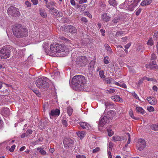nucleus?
Returning <instances> with one entry per match:
<instances>
[{"instance_id":"obj_1","label":"nucleus","mask_w":158,"mask_h":158,"mask_svg":"<svg viewBox=\"0 0 158 158\" xmlns=\"http://www.w3.org/2000/svg\"><path fill=\"white\" fill-rule=\"evenodd\" d=\"M13 31L14 35L18 38L26 37L27 35V29L23 28L19 25H17L14 27Z\"/></svg>"},{"instance_id":"obj_2","label":"nucleus","mask_w":158,"mask_h":158,"mask_svg":"<svg viewBox=\"0 0 158 158\" xmlns=\"http://www.w3.org/2000/svg\"><path fill=\"white\" fill-rule=\"evenodd\" d=\"M65 47L64 44H52L50 45L49 55L53 56V54L59 53L64 52Z\"/></svg>"},{"instance_id":"obj_3","label":"nucleus","mask_w":158,"mask_h":158,"mask_svg":"<svg viewBox=\"0 0 158 158\" xmlns=\"http://www.w3.org/2000/svg\"><path fill=\"white\" fill-rule=\"evenodd\" d=\"M72 83L73 85L79 88L84 86L86 81L84 76L81 75H77L73 77Z\"/></svg>"},{"instance_id":"obj_4","label":"nucleus","mask_w":158,"mask_h":158,"mask_svg":"<svg viewBox=\"0 0 158 158\" xmlns=\"http://www.w3.org/2000/svg\"><path fill=\"white\" fill-rule=\"evenodd\" d=\"M11 47L10 46H5L0 51V58L5 59L9 57L10 55Z\"/></svg>"},{"instance_id":"obj_5","label":"nucleus","mask_w":158,"mask_h":158,"mask_svg":"<svg viewBox=\"0 0 158 158\" xmlns=\"http://www.w3.org/2000/svg\"><path fill=\"white\" fill-rule=\"evenodd\" d=\"M7 12L8 15L11 16H19L20 15L19 9L13 6L8 8Z\"/></svg>"},{"instance_id":"obj_6","label":"nucleus","mask_w":158,"mask_h":158,"mask_svg":"<svg viewBox=\"0 0 158 158\" xmlns=\"http://www.w3.org/2000/svg\"><path fill=\"white\" fill-rule=\"evenodd\" d=\"M60 30L65 32L72 33H75L77 32V30L76 28L74 27L71 25L62 26L60 27Z\"/></svg>"},{"instance_id":"obj_7","label":"nucleus","mask_w":158,"mask_h":158,"mask_svg":"<svg viewBox=\"0 0 158 158\" xmlns=\"http://www.w3.org/2000/svg\"><path fill=\"white\" fill-rule=\"evenodd\" d=\"M140 1L141 0H134L133 2V0H130L129 2H130L131 3H129L128 5V9L131 11L133 10Z\"/></svg>"},{"instance_id":"obj_8","label":"nucleus","mask_w":158,"mask_h":158,"mask_svg":"<svg viewBox=\"0 0 158 158\" xmlns=\"http://www.w3.org/2000/svg\"><path fill=\"white\" fill-rule=\"evenodd\" d=\"M49 80L46 77H42L40 78V86L45 88L48 86Z\"/></svg>"},{"instance_id":"obj_9","label":"nucleus","mask_w":158,"mask_h":158,"mask_svg":"<svg viewBox=\"0 0 158 158\" xmlns=\"http://www.w3.org/2000/svg\"><path fill=\"white\" fill-rule=\"evenodd\" d=\"M146 146L145 141L144 139H139L136 144V147L139 151L143 150Z\"/></svg>"},{"instance_id":"obj_10","label":"nucleus","mask_w":158,"mask_h":158,"mask_svg":"<svg viewBox=\"0 0 158 158\" xmlns=\"http://www.w3.org/2000/svg\"><path fill=\"white\" fill-rule=\"evenodd\" d=\"M109 122V118L107 116H104L102 118L101 117L98 125L101 127H102L104 126L106 123H108Z\"/></svg>"},{"instance_id":"obj_11","label":"nucleus","mask_w":158,"mask_h":158,"mask_svg":"<svg viewBox=\"0 0 158 158\" xmlns=\"http://www.w3.org/2000/svg\"><path fill=\"white\" fill-rule=\"evenodd\" d=\"M101 18L103 21L105 22L109 21L111 19L110 15L107 13H105L102 14Z\"/></svg>"},{"instance_id":"obj_12","label":"nucleus","mask_w":158,"mask_h":158,"mask_svg":"<svg viewBox=\"0 0 158 158\" xmlns=\"http://www.w3.org/2000/svg\"><path fill=\"white\" fill-rule=\"evenodd\" d=\"M154 62H152V63H150L149 64H146L145 65V67L150 69H158V66L155 64Z\"/></svg>"},{"instance_id":"obj_13","label":"nucleus","mask_w":158,"mask_h":158,"mask_svg":"<svg viewBox=\"0 0 158 158\" xmlns=\"http://www.w3.org/2000/svg\"><path fill=\"white\" fill-rule=\"evenodd\" d=\"M60 111L58 109L53 110L51 111L50 116L51 118L54 116H57L59 115Z\"/></svg>"},{"instance_id":"obj_14","label":"nucleus","mask_w":158,"mask_h":158,"mask_svg":"<svg viewBox=\"0 0 158 158\" xmlns=\"http://www.w3.org/2000/svg\"><path fill=\"white\" fill-rule=\"evenodd\" d=\"M56 4L55 2L53 1H51L48 4H46L47 7L48 9L53 10L56 13H57L58 12V10L54 8H51V6H55Z\"/></svg>"},{"instance_id":"obj_15","label":"nucleus","mask_w":158,"mask_h":158,"mask_svg":"<svg viewBox=\"0 0 158 158\" xmlns=\"http://www.w3.org/2000/svg\"><path fill=\"white\" fill-rule=\"evenodd\" d=\"M147 100L150 104L154 105L156 104V99L154 97H149L147 98Z\"/></svg>"},{"instance_id":"obj_16","label":"nucleus","mask_w":158,"mask_h":158,"mask_svg":"<svg viewBox=\"0 0 158 158\" xmlns=\"http://www.w3.org/2000/svg\"><path fill=\"white\" fill-rule=\"evenodd\" d=\"M49 44L47 42H44L42 45V47L44 49L45 52L48 55H49L50 53V48H49Z\"/></svg>"},{"instance_id":"obj_17","label":"nucleus","mask_w":158,"mask_h":158,"mask_svg":"<svg viewBox=\"0 0 158 158\" xmlns=\"http://www.w3.org/2000/svg\"><path fill=\"white\" fill-rule=\"evenodd\" d=\"M81 127L83 129H89L90 126L88 123L84 122H80L79 123Z\"/></svg>"},{"instance_id":"obj_18","label":"nucleus","mask_w":158,"mask_h":158,"mask_svg":"<svg viewBox=\"0 0 158 158\" xmlns=\"http://www.w3.org/2000/svg\"><path fill=\"white\" fill-rule=\"evenodd\" d=\"M2 114L5 116H8L10 114L9 108L7 107L4 108L2 110Z\"/></svg>"},{"instance_id":"obj_19","label":"nucleus","mask_w":158,"mask_h":158,"mask_svg":"<svg viewBox=\"0 0 158 158\" xmlns=\"http://www.w3.org/2000/svg\"><path fill=\"white\" fill-rule=\"evenodd\" d=\"M111 99L115 102H123V99L122 98H120L119 96H114L111 97Z\"/></svg>"},{"instance_id":"obj_20","label":"nucleus","mask_w":158,"mask_h":158,"mask_svg":"<svg viewBox=\"0 0 158 158\" xmlns=\"http://www.w3.org/2000/svg\"><path fill=\"white\" fill-rule=\"evenodd\" d=\"M115 112L113 110L111 111L110 112H108L106 116L109 118L111 119L115 117Z\"/></svg>"},{"instance_id":"obj_21","label":"nucleus","mask_w":158,"mask_h":158,"mask_svg":"<svg viewBox=\"0 0 158 158\" xmlns=\"http://www.w3.org/2000/svg\"><path fill=\"white\" fill-rule=\"evenodd\" d=\"M78 60L80 62L86 63L87 62V59L85 56H80L78 58Z\"/></svg>"},{"instance_id":"obj_22","label":"nucleus","mask_w":158,"mask_h":158,"mask_svg":"<svg viewBox=\"0 0 158 158\" xmlns=\"http://www.w3.org/2000/svg\"><path fill=\"white\" fill-rule=\"evenodd\" d=\"M77 134L78 137L81 139H82L86 135L85 132L82 131L77 132Z\"/></svg>"},{"instance_id":"obj_23","label":"nucleus","mask_w":158,"mask_h":158,"mask_svg":"<svg viewBox=\"0 0 158 158\" xmlns=\"http://www.w3.org/2000/svg\"><path fill=\"white\" fill-rule=\"evenodd\" d=\"M152 2L151 0H144L141 3V5L142 6L149 5Z\"/></svg>"},{"instance_id":"obj_24","label":"nucleus","mask_w":158,"mask_h":158,"mask_svg":"<svg viewBox=\"0 0 158 158\" xmlns=\"http://www.w3.org/2000/svg\"><path fill=\"white\" fill-rule=\"evenodd\" d=\"M72 140L71 139L65 138L64 139L63 143L64 144L69 146L70 145V144L72 143Z\"/></svg>"},{"instance_id":"obj_25","label":"nucleus","mask_w":158,"mask_h":158,"mask_svg":"<svg viewBox=\"0 0 158 158\" xmlns=\"http://www.w3.org/2000/svg\"><path fill=\"white\" fill-rule=\"evenodd\" d=\"M136 110L137 112L142 114H143L145 113L144 110L140 106H137L136 108Z\"/></svg>"},{"instance_id":"obj_26","label":"nucleus","mask_w":158,"mask_h":158,"mask_svg":"<svg viewBox=\"0 0 158 158\" xmlns=\"http://www.w3.org/2000/svg\"><path fill=\"white\" fill-rule=\"evenodd\" d=\"M105 47L108 52V54H112L113 52L112 49L110 46L107 44H105Z\"/></svg>"},{"instance_id":"obj_27","label":"nucleus","mask_w":158,"mask_h":158,"mask_svg":"<svg viewBox=\"0 0 158 158\" xmlns=\"http://www.w3.org/2000/svg\"><path fill=\"white\" fill-rule=\"evenodd\" d=\"M73 110L72 107L70 106H68L67 108V112L69 115L71 116L73 113Z\"/></svg>"},{"instance_id":"obj_28","label":"nucleus","mask_w":158,"mask_h":158,"mask_svg":"<svg viewBox=\"0 0 158 158\" xmlns=\"http://www.w3.org/2000/svg\"><path fill=\"white\" fill-rule=\"evenodd\" d=\"M109 3L110 5L114 7L116 6L117 4L115 0H109Z\"/></svg>"},{"instance_id":"obj_29","label":"nucleus","mask_w":158,"mask_h":158,"mask_svg":"<svg viewBox=\"0 0 158 158\" xmlns=\"http://www.w3.org/2000/svg\"><path fill=\"white\" fill-rule=\"evenodd\" d=\"M121 139V138L118 136L116 135L113 136L112 137V140L114 141H119Z\"/></svg>"},{"instance_id":"obj_30","label":"nucleus","mask_w":158,"mask_h":158,"mask_svg":"<svg viewBox=\"0 0 158 158\" xmlns=\"http://www.w3.org/2000/svg\"><path fill=\"white\" fill-rule=\"evenodd\" d=\"M129 114L130 116L133 119L135 120H138L139 118H135L134 115L133 113L131 110H130L129 112Z\"/></svg>"},{"instance_id":"obj_31","label":"nucleus","mask_w":158,"mask_h":158,"mask_svg":"<svg viewBox=\"0 0 158 158\" xmlns=\"http://www.w3.org/2000/svg\"><path fill=\"white\" fill-rule=\"evenodd\" d=\"M151 129L154 131H158V123L156 124H153L151 126Z\"/></svg>"},{"instance_id":"obj_32","label":"nucleus","mask_w":158,"mask_h":158,"mask_svg":"<svg viewBox=\"0 0 158 158\" xmlns=\"http://www.w3.org/2000/svg\"><path fill=\"white\" fill-rule=\"evenodd\" d=\"M124 34V32L122 31H119L116 32L115 35L117 37L121 35H123Z\"/></svg>"},{"instance_id":"obj_33","label":"nucleus","mask_w":158,"mask_h":158,"mask_svg":"<svg viewBox=\"0 0 158 158\" xmlns=\"http://www.w3.org/2000/svg\"><path fill=\"white\" fill-rule=\"evenodd\" d=\"M147 44L151 46H152L153 44V41L152 38H150L147 42Z\"/></svg>"},{"instance_id":"obj_34","label":"nucleus","mask_w":158,"mask_h":158,"mask_svg":"<svg viewBox=\"0 0 158 158\" xmlns=\"http://www.w3.org/2000/svg\"><path fill=\"white\" fill-rule=\"evenodd\" d=\"M99 75L101 78H104L105 77L104 73L102 70L100 71L99 72Z\"/></svg>"},{"instance_id":"obj_35","label":"nucleus","mask_w":158,"mask_h":158,"mask_svg":"<svg viewBox=\"0 0 158 158\" xmlns=\"http://www.w3.org/2000/svg\"><path fill=\"white\" fill-rule=\"evenodd\" d=\"M120 19L119 17H116L112 20V22L114 23H117Z\"/></svg>"},{"instance_id":"obj_36","label":"nucleus","mask_w":158,"mask_h":158,"mask_svg":"<svg viewBox=\"0 0 158 158\" xmlns=\"http://www.w3.org/2000/svg\"><path fill=\"white\" fill-rule=\"evenodd\" d=\"M144 79L147 80L148 81H153L154 82H156V79H153L152 78H150L148 77H144Z\"/></svg>"},{"instance_id":"obj_37","label":"nucleus","mask_w":158,"mask_h":158,"mask_svg":"<svg viewBox=\"0 0 158 158\" xmlns=\"http://www.w3.org/2000/svg\"><path fill=\"white\" fill-rule=\"evenodd\" d=\"M113 80L112 78H107L106 79L105 82L108 84H110L111 81Z\"/></svg>"},{"instance_id":"obj_38","label":"nucleus","mask_w":158,"mask_h":158,"mask_svg":"<svg viewBox=\"0 0 158 158\" xmlns=\"http://www.w3.org/2000/svg\"><path fill=\"white\" fill-rule=\"evenodd\" d=\"M109 58L108 56H106L104 58L103 61L105 64H108L109 63Z\"/></svg>"},{"instance_id":"obj_39","label":"nucleus","mask_w":158,"mask_h":158,"mask_svg":"<svg viewBox=\"0 0 158 158\" xmlns=\"http://www.w3.org/2000/svg\"><path fill=\"white\" fill-rule=\"evenodd\" d=\"M147 110L149 112H153L154 111V109L152 106L148 107Z\"/></svg>"},{"instance_id":"obj_40","label":"nucleus","mask_w":158,"mask_h":158,"mask_svg":"<svg viewBox=\"0 0 158 158\" xmlns=\"http://www.w3.org/2000/svg\"><path fill=\"white\" fill-rule=\"evenodd\" d=\"M132 95H133V96L136 99H138L139 100H140L139 99V98L137 95L136 94V93L135 92H133L132 93Z\"/></svg>"},{"instance_id":"obj_41","label":"nucleus","mask_w":158,"mask_h":158,"mask_svg":"<svg viewBox=\"0 0 158 158\" xmlns=\"http://www.w3.org/2000/svg\"><path fill=\"white\" fill-rule=\"evenodd\" d=\"M84 14L85 15H87V16H88L90 18H92V16L91 15V14H90L88 12H84Z\"/></svg>"},{"instance_id":"obj_42","label":"nucleus","mask_w":158,"mask_h":158,"mask_svg":"<svg viewBox=\"0 0 158 158\" xmlns=\"http://www.w3.org/2000/svg\"><path fill=\"white\" fill-rule=\"evenodd\" d=\"M157 56L156 55L153 53L151 55V60H154L156 59Z\"/></svg>"},{"instance_id":"obj_43","label":"nucleus","mask_w":158,"mask_h":158,"mask_svg":"<svg viewBox=\"0 0 158 158\" xmlns=\"http://www.w3.org/2000/svg\"><path fill=\"white\" fill-rule=\"evenodd\" d=\"M40 153L43 155H45L46 154V152L42 148H40Z\"/></svg>"},{"instance_id":"obj_44","label":"nucleus","mask_w":158,"mask_h":158,"mask_svg":"<svg viewBox=\"0 0 158 158\" xmlns=\"http://www.w3.org/2000/svg\"><path fill=\"white\" fill-rule=\"evenodd\" d=\"M40 15L43 18H45L47 16V14L46 13L44 12H40Z\"/></svg>"},{"instance_id":"obj_45","label":"nucleus","mask_w":158,"mask_h":158,"mask_svg":"<svg viewBox=\"0 0 158 158\" xmlns=\"http://www.w3.org/2000/svg\"><path fill=\"white\" fill-rule=\"evenodd\" d=\"M25 5L27 6V7H30L31 6V3L28 1H26L25 2Z\"/></svg>"},{"instance_id":"obj_46","label":"nucleus","mask_w":158,"mask_h":158,"mask_svg":"<svg viewBox=\"0 0 158 158\" xmlns=\"http://www.w3.org/2000/svg\"><path fill=\"white\" fill-rule=\"evenodd\" d=\"M107 92L109 93H113L115 92V90L114 89H111L107 90Z\"/></svg>"},{"instance_id":"obj_47","label":"nucleus","mask_w":158,"mask_h":158,"mask_svg":"<svg viewBox=\"0 0 158 158\" xmlns=\"http://www.w3.org/2000/svg\"><path fill=\"white\" fill-rule=\"evenodd\" d=\"M15 145H14L12 146L11 147V148L9 149L10 151L11 152H13L15 149Z\"/></svg>"},{"instance_id":"obj_48","label":"nucleus","mask_w":158,"mask_h":158,"mask_svg":"<svg viewBox=\"0 0 158 158\" xmlns=\"http://www.w3.org/2000/svg\"><path fill=\"white\" fill-rule=\"evenodd\" d=\"M59 38L61 40H64V41H65L66 42H68L69 41L68 39H67L62 36H60L59 37Z\"/></svg>"},{"instance_id":"obj_49","label":"nucleus","mask_w":158,"mask_h":158,"mask_svg":"<svg viewBox=\"0 0 158 158\" xmlns=\"http://www.w3.org/2000/svg\"><path fill=\"white\" fill-rule=\"evenodd\" d=\"M59 38L61 40H64V41H65L66 42H68L69 41L68 39H67L62 36H60L59 37Z\"/></svg>"},{"instance_id":"obj_50","label":"nucleus","mask_w":158,"mask_h":158,"mask_svg":"<svg viewBox=\"0 0 158 158\" xmlns=\"http://www.w3.org/2000/svg\"><path fill=\"white\" fill-rule=\"evenodd\" d=\"M62 122L63 125H64L66 127L67 126V122L65 120H62Z\"/></svg>"},{"instance_id":"obj_51","label":"nucleus","mask_w":158,"mask_h":158,"mask_svg":"<svg viewBox=\"0 0 158 158\" xmlns=\"http://www.w3.org/2000/svg\"><path fill=\"white\" fill-rule=\"evenodd\" d=\"M158 37V32L155 33L154 34L153 38L154 40H156V38Z\"/></svg>"},{"instance_id":"obj_52","label":"nucleus","mask_w":158,"mask_h":158,"mask_svg":"<svg viewBox=\"0 0 158 158\" xmlns=\"http://www.w3.org/2000/svg\"><path fill=\"white\" fill-rule=\"evenodd\" d=\"M141 11V9L139 8L136 12L135 14L136 15L138 16L139 15Z\"/></svg>"},{"instance_id":"obj_53","label":"nucleus","mask_w":158,"mask_h":158,"mask_svg":"<svg viewBox=\"0 0 158 158\" xmlns=\"http://www.w3.org/2000/svg\"><path fill=\"white\" fill-rule=\"evenodd\" d=\"M76 157L77 158H86L85 156L83 155H77Z\"/></svg>"},{"instance_id":"obj_54","label":"nucleus","mask_w":158,"mask_h":158,"mask_svg":"<svg viewBox=\"0 0 158 158\" xmlns=\"http://www.w3.org/2000/svg\"><path fill=\"white\" fill-rule=\"evenodd\" d=\"M144 77L143 78H142L141 79H140L138 82V84H139V85H140V84H142V83H143V81L144 80Z\"/></svg>"},{"instance_id":"obj_55","label":"nucleus","mask_w":158,"mask_h":158,"mask_svg":"<svg viewBox=\"0 0 158 158\" xmlns=\"http://www.w3.org/2000/svg\"><path fill=\"white\" fill-rule=\"evenodd\" d=\"M44 34V33H42V34H40V38H41L42 40H43L44 39H45L46 37V34H44L43 35V34Z\"/></svg>"},{"instance_id":"obj_56","label":"nucleus","mask_w":158,"mask_h":158,"mask_svg":"<svg viewBox=\"0 0 158 158\" xmlns=\"http://www.w3.org/2000/svg\"><path fill=\"white\" fill-rule=\"evenodd\" d=\"M100 150V148L98 147H97L95 149H94L93 150V153H96L98 152Z\"/></svg>"},{"instance_id":"obj_57","label":"nucleus","mask_w":158,"mask_h":158,"mask_svg":"<svg viewBox=\"0 0 158 158\" xmlns=\"http://www.w3.org/2000/svg\"><path fill=\"white\" fill-rule=\"evenodd\" d=\"M81 20L82 22L85 23H87L88 22V20L85 17H82L81 19Z\"/></svg>"},{"instance_id":"obj_58","label":"nucleus","mask_w":158,"mask_h":158,"mask_svg":"<svg viewBox=\"0 0 158 158\" xmlns=\"http://www.w3.org/2000/svg\"><path fill=\"white\" fill-rule=\"evenodd\" d=\"M35 84L38 87H40V80L39 79H38L37 80H36L35 82Z\"/></svg>"},{"instance_id":"obj_59","label":"nucleus","mask_w":158,"mask_h":158,"mask_svg":"<svg viewBox=\"0 0 158 158\" xmlns=\"http://www.w3.org/2000/svg\"><path fill=\"white\" fill-rule=\"evenodd\" d=\"M33 91L37 96H39L40 93L39 92L38 90L36 89H34V90H33Z\"/></svg>"},{"instance_id":"obj_60","label":"nucleus","mask_w":158,"mask_h":158,"mask_svg":"<svg viewBox=\"0 0 158 158\" xmlns=\"http://www.w3.org/2000/svg\"><path fill=\"white\" fill-rule=\"evenodd\" d=\"M152 89L154 92H157L158 90V88L156 85H154L153 86Z\"/></svg>"},{"instance_id":"obj_61","label":"nucleus","mask_w":158,"mask_h":158,"mask_svg":"<svg viewBox=\"0 0 158 158\" xmlns=\"http://www.w3.org/2000/svg\"><path fill=\"white\" fill-rule=\"evenodd\" d=\"M31 1L33 3V4L34 5H36L38 3V1L37 0H31Z\"/></svg>"},{"instance_id":"obj_62","label":"nucleus","mask_w":158,"mask_h":158,"mask_svg":"<svg viewBox=\"0 0 158 158\" xmlns=\"http://www.w3.org/2000/svg\"><path fill=\"white\" fill-rule=\"evenodd\" d=\"M107 131L108 132V135L109 136H111L114 133L113 131H109L108 130Z\"/></svg>"},{"instance_id":"obj_63","label":"nucleus","mask_w":158,"mask_h":158,"mask_svg":"<svg viewBox=\"0 0 158 158\" xmlns=\"http://www.w3.org/2000/svg\"><path fill=\"white\" fill-rule=\"evenodd\" d=\"M70 2L72 5L73 6L75 5V2L74 0H70Z\"/></svg>"},{"instance_id":"obj_64","label":"nucleus","mask_w":158,"mask_h":158,"mask_svg":"<svg viewBox=\"0 0 158 158\" xmlns=\"http://www.w3.org/2000/svg\"><path fill=\"white\" fill-rule=\"evenodd\" d=\"M131 46V44L130 43H128L125 46V48L126 49H128L130 46Z\"/></svg>"}]
</instances>
